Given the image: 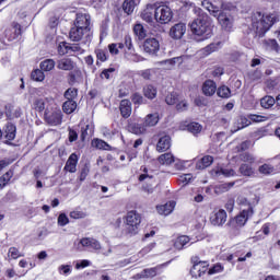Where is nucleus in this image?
<instances>
[{
	"instance_id": "4d7b16f0",
	"label": "nucleus",
	"mask_w": 280,
	"mask_h": 280,
	"mask_svg": "<svg viewBox=\"0 0 280 280\" xmlns=\"http://www.w3.org/2000/svg\"><path fill=\"white\" fill-rule=\"evenodd\" d=\"M115 73V68H108L101 72L102 80H110V75Z\"/></svg>"
},
{
	"instance_id": "ddd939ff",
	"label": "nucleus",
	"mask_w": 280,
	"mask_h": 280,
	"mask_svg": "<svg viewBox=\"0 0 280 280\" xmlns=\"http://www.w3.org/2000/svg\"><path fill=\"white\" fill-rule=\"evenodd\" d=\"M217 19L222 27V30H225V32H231L233 30V16H231L229 13L222 11L217 15Z\"/></svg>"
},
{
	"instance_id": "052dcab7",
	"label": "nucleus",
	"mask_w": 280,
	"mask_h": 280,
	"mask_svg": "<svg viewBox=\"0 0 280 280\" xmlns=\"http://www.w3.org/2000/svg\"><path fill=\"white\" fill-rule=\"evenodd\" d=\"M188 108H189V104L185 100L176 104V110H178L179 113H185V110H187Z\"/></svg>"
},
{
	"instance_id": "aec40b11",
	"label": "nucleus",
	"mask_w": 280,
	"mask_h": 280,
	"mask_svg": "<svg viewBox=\"0 0 280 280\" xmlns=\"http://www.w3.org/2000/svg\"><path fill=\"white\" fill-rule=\"evenodd\" d=\"M124 47H126L129 51L125 52V56L129 59V60H135V46H132V37H130V35H126L124 38V43H122Z\"/></svg>"
},
{
	"instance_id": "0eeeda50",
	"label": "nucleus",
	"mask_w": 280,
	"mask_h": 280,
	"mask_svg": "<svg viewBox=\"0 0 280 280\" xmlns=\"http://www.w3.org/2000/svg\"><path fill=\"white\" fill-rule=\"evenodd\" d=\"M92 36L93 35L86 33V31L78 28V26H73L69 33L70 40H72L73 43H80V40H82L83 45H86V43H91Z\"/></svg>"
},
{
	"instance_id": "79ce46f5",
	"label": "nucleus",
	"mask_w": 280,
	"mask_h": 280,
	"mask_svg": "<svg viewBox=\"0 0 280 280\" xmlns=\"http://www.w3.org/2000/svg\"><path fill=\"white\" fill-rule=\"evenodd\" d=\"M133 32H135L136 36H138V38H140V39H143L147 35L145 28L143 27L142 24H136L133 26Z\"/></svg>"
},
{
	"instance_id": "774afa93",
	"label": "nucleus",
	"mask_w": 280,
	"mask_h": 280,
	"mask_svg": "<svg viewBox=\"0 0 280 280\" xmlns=\"http://www.w3.org/2000/svg\"><path fill=\"white\" fill-rule=\"evenodd\" d=\"M272 166H270V164H264L259 167V172L260 174H272Z\"/></svg>"
},
{
	"instance_id": "f704fd0d",
	"label": "nucleus",
	"mask_w": 280,
	"mask_h": 280,
	"mask_svg": "<svg viewBox=\"0 0 280 280\" xmlns=\"http://www.w3.org/2000/svg\"><path fill=\"white\" fill-rule=\"evenodd\" d=\"M276 104V100L272 96H265L260 100V106L262 108H272V105Z\"/></svg>"
},
{
	"instance_id": "5701e85b",
	"label": "nucleus",
	"mask_w": 280,
	"mask_h": 280,
	"mask_svg": "<svg viewBox=\"0 0 280 280\" xmlns=\"http://www.w3.org/2000/svg\"><path fill=\"white\" fill-rule=\"evenodd\" d=\"M212 164H213V156L206 155V156L201 158L196 163V168L197 170H207V167H210Z\"/></svg>"
},
{
	"instance_id": "864d4df0",
	"label": "nucleus",
	"mask_w": 280,
	"mask_h": 280,
	"mask_svg": "<svg viewBox=\"0 0 280 280\" xmlns=\"http://www.w3.org/2000/svg\"><path fill=\"white\" fill-rule=\"evenodd\" d=\"M265 45L269 47V49H271L272 51L280 50L279 43H277V39H267L265 40Z\"/></svg>"
},
{
	"instance_id": "6e6d98bb",
	"label": "nucleus",
	"mask_w": 280,
	"mask_h": 280,
	"mask_svg": "<svg viewBox=\"0 0 280 280\" xmlns=\"http://www.w3.org/2000/svg\"><path fill=\"white\" fill-rule=\"evenodd\" d=\"M58 226H67L69 224V217L66 213H60L57 219Z\"/></svg>"
},
{
	"instance_id": "49530a36",
	"label": "nucleus",
	"mask_w": 280,
	"mask_h": 280,
	"mask_svg": "<svg viewBox=\"0 0 280 280\" xmlns=\"http://www.w3.org/2000/svg\"><path fill=\"white\" fill-rule=\"evenodd\" d=\"M233 185H235V183L221 184L215 187V194H224L229 191Z\"/></svg>"
},
{
	"instance_id": "a18cd8bd",
	"label": "nucleus",
	"mask_w": 280,
	"mask_h": 280,
	"mask_svg": "<svg viewBox=\"0 0 280 280\" xmlns=\"http://www.w3.org/2000/svg\"><path fill=\"white\" fill-rule=\"evenodd\" d=\"M65 97L68 101H73L78 97V89L75 88H70L65 92Z\"/></svg>"
},
{
	"instance_id": "c9c22d12",
	"label": "nucleus",
	"mask_w": 280,
	"mask_h": 280,
	"mask_svg": "<svg viewBox=\"0 0 280 280\" xmlns=\"http://www.w3.org/2000/svg\"><path fill=\"white\" fill-rule=\"evenodd\" d=\"M188 132H191V135H200L202 132V125L198 122H190L187 125Z\"/></svg>"
},
{
	"instance_id": "338daca9",
	"label": "nucleus",
	"mask_w": 280,
	"mask_h": 280,
	"mask_svg": "<svg viewBox=\"0 0 280 280\" xmlns=\"http://www.w3.org/2000/svg\"><path fill=\"white\" fill-rule=\"evenodd\" d=\"M222 270H224V267H222L220 264H217L208 270V275H215L218 272H222Z\"/></svg>"
},
{
	"instance_id": "bf43d9fd",
	"label": "nucleus",
	"mask_w": 280,
	"mask_h": 280,
	"mask_svg": "<svg viewBox=\"0 0 280 280\" xmlns=\"http://www.w3.org/2000/svg\"><path fill=\"white\" fill-rule=\"evenodd\" d=\"M102 135L105 137V139H113L115 137V130H110L108 127H103L101 129Z\"/></svg>"
},
{
	"instance_id": "6ab92c4d",
	"label": "nucleus",
	"mask_w": 280,
	"mask_h": 280,
	"mask_svg": "<svg viewBox=\"0 0 280 280\" xmlns=\"http://www.w3.org/2000/svg\"><path fill=\"white\" fill-rule=\"evenodd\" d=\"M78 154L72 153L68 161L66 162V166L65 170L66 172H70V174H75V172L78 171Z\"/></svg>"
},
{
	"instance_id": "bb28decb",
	"label": "nucleus",
	"mask_w": 280,
	"mask_h": 280,
	"mask_svg": "<svg viewBox=\"0 0 280 280\" xmlns=\"http://www.w3.org/2000/svg\"><path fill=\"white\" fill-rule=\"evenodd\" d=\"M75 108H78V103H75L73 100L66 101L62 105V110L66 113V115H71Z\"/></svg>"
},
{
	"instance_id": "20e7f679",
	"label": "nucleus",
	"mask_w": 280,
	"mask_h": 280,
	"mask_svg": "<svg viewBox=\"0 0 280 280\" xmlns=\"http://www.w3.org/2000/svg\"><path fill=\"white\" fill-rule=\"evenodd\" d=\"M155 21L161 25H167L174 19V12L168 5H159L154 11Z\"/></svg>"
},
{
	"instance_id": "b1692460",
	"label": "nucleus",
	"mask_w": 280,
	"mask_h": 280,
	"mask_svg": "<svg viewBox=\"0 0 280 280\" xmlns=\"http://www.w3.org/2000/svg\"><path fill=\"white\" fill-rule=\"evenodd\" d=\"M128 130L132 135H145L147 128L144 124L141 125V124L132 122L128 125Z\"/></svg>"
},
{
	"instance_id": "4468645a",
	"label": "nucleus",
	"mask_w": 280,
	"mask_h": 280,
	"mask_svg": "<svg viewBox=\"0 0 280 280\" xmlns=\"http://www.w3.org/2000/svg\"><path fill=\"white\" fill-rule=\"evenodd\" d=\"M187 32V25L183 22L173 25L170 30V36L174 40H180L185 33Z\"/></svg>"
},
{
	"instance_id": "9b49d317",
	"label": "nucleus",
	"mask_w": 280,
	"mask_h": 280,
	"mask_svg": "<svg viewBox=\"0 0 280 280\" xmlns=\"http://www.w3.org/2000/svg\"><path fill=\"white\" fill-rule=\"evenodd\" d=\"M143 49L149 56H156L161 49V44L159 43V39L150 37L144 40Z\"/></svg>"
},
{
	"instance_id": "f03ea898",
	"label": "nucleus",
	"mask_w": 280,
	"mask_h": 280,
	"mask_svg": "<svg viewBox=\"0 0 280 280\" xmlns=\"http://www.w3.org/2000/svg\"><path fill=\"white\" fill-rule=\"evenodd\" d=\"M277 18L272 14H262L261 12H256L252 16V27L254 32L261 38L266 35V32L275 25Z\"/></svg>"
},
{
	"instance_id": "8fccbe9b",
	"label": "nucleus",
	"mask_w": 280,
	"mask_h": 280,
	"mask_svg": "<svg viewBox=\"0 0 280 280\" xmlns=\"http://www.w3.org/2000/svg\"><path fill=\"white\" fill-rule=\"evenodd\" d=\"M217 174L219 176H225L226 178H230L231 176H235V171L233 168H220L217 171Z\"/></svg>"
},
{
	"instance_id": "0e129e2a",
	"label": "nucleus",
	"mask_w": 280,
	"mask_h": 280,
	"mask_svg": "<svg viewBox=\"0 0 280 280\" xmlns=\"http://www.w3.org/2000/svg\"><path fill=\"white\" fill-rule=\"evenodd\" d=\"M69 51H73V54H84V49L80 46V44H69Z\"/></svg>"
},
{
	"instance_id": "de8ad7c7",
	"label": "nucleus",
	"mask_w": 280,
	"mask_h": 280,
	"mask_svg": "<svg viewBox=\"0 0 280 280\" xmlns=\"http://www.w3.org/2000/svg\"><path fill=\"white\" fill-rule=\"evenodd\" d=\"M59 275H62L63 277H69L71 275L72 269L71 265H61L58 267Z\"/></svg>"
},
{
	"instance_id": "f3484780",
	"label": "nucleus",
	"mask_w": 280,
	"mask_h": 280,
	"mask_svg": "<svg viewBox=\"0 0 280 280\" xmlns=\"http://www.w3.org/2000/svg\"><path fill=\"white\" fill-rule=\"evenodd\" d=\"M170 148H172V138L167 135L160 137L156 144L158 152H167Z\"/></svg>"
},
{
	"instance_id": "a878e982",
	"label": "nucleus",
	"mask_w": 280,
	"mask_h": 280,
	"mask_svg": "<svg viewBox=\"0 0 280 280\" xmlns=\"http://www.w3.org/2000/svg\"><path fill=\"white\" fill-rule=\"evenodd\" d=\"M201 5L205 8V10H208L212 16H219L220 12H222L220 11V7L213 5V3L209 2L208 0L202 1Z\"/></svg>"
},
{
	"instance_id": "37998d69",
	"label": "nucleus",
	"mask_w": 280,
	"mask_h": 280,
	"mask_svg": "<svg viewBox=\"0 0 280 280\" xmlns=\"http://www.w3.org/2000/svg\"><path fill=\"white\" fill-rule=\"evenodd\" d=\"M108 49L112 56H117L119 54V49H124V43L109 44Z\"/></svg>"
},
{
	"instance_id": "13d9d810",
	"label": "nucleus",
	"mask_w": 280,
	"mask_h": 280,
	"mask_svg": "<svg viewBox=\"0 0 280 280\" xmlns=\"http://www.w3.org/2000/svg\"><path fill=\"white\" fill-rule=\"evenodd\" d=\"M58 54H60V56H65V54H69V44L66 42L60 43L58 46Z\"/></svg>"
},
{
	"instance_id": "09e8293b",
	"label": "nucleus",
	"mask_w": 280,
	"mask_h": 280,
	"mask_svg": "<svg viewBox=\"0 0 280 280\" xmlns=\"http://www.w3.org/2000/svg\"><path fill=\"white\" fill-rule=\"evenodd\" d=\"M131 102L135 105L141 106V104H145V98L139 93H135L131 95Z\"/></svg>"
},
{
	"instance_id": "a211bd4d",
	"label": "nucleus",
	"mask_w": 280,
	"mask_h": 280,
	"mask_svg": "<svg viewBox=\"0 0 280 280\" xmlns=\"http://www.w3.org/2000/svg\"><path fill=\"white\" fill-rule=\"evenodd\" d=\"M57 69L60 71H73L75 62L71 58H62L57 61Z\"/></svg>"
},
{
	"instance_id": "c03bdc74",
	"label": "nucleus",
	"mask_w": 280,
	"mask_h": 280,
	"mask_svg": "<svg viewBox=\"0 0 280 280\" xmlns=\"http://www.w3.org/2000/svg\"><path fill=\"white\" fill-rule=\"evenodd\" d=\"M32 80L35 82H43L45 80V73L40 69H36L31 74Z\"/></svg>"
},
{
	"instance_id": "1a4fd4ad",
	"label": "nucleus",
	"mask_w": 280,
	"mask_h": 280,
	"mask_svg": "<svg viewBox=\"0 0 280 280\" xmlns=\"http://www.w3.org/2000/svg\"><path fill=\"white\" fill-rule=\"evenodd\" d=\"M158 161L160 165H172V163H175L176 170H183L185 166L173 153H164L158 158Z\"/></svg>"
},
{
	"instance_id": "680f3d73",
	"label": "nucleus",
	"mask_w": 280,
	"mask_h": 280,
	"mask_svg": "<svg viewBox=\"0 0 280 280\" xmlns=\"http://www.w3.org/2000/svg\"><path fill=\"white\" fill-rule=\"evenodd\" d=\"M266 119H268L266 116L255 114L249 115V120L254 121V124H261V121H266Z\"/></svg>"
},
{
	"instance_id": "603ef678",
	"label": "nucleus",
	"mask_w": 280,
	"mask_h": 280,
	"mask_svg": "<svg viewBox=\"0 0 280 280\" xmlns=\"http://www.w3.org/2000/svg\"><path fill=\"white\" fill-rule=\"evenodd\" d=\"M95 54H96L97 60H100L101 62H106V60H108V52L106 50L96 49Z\"/></svg>"
},
{
	"instance_id": "4c0bfd02",
	"label": "nucleus",
	"mask_w": 280,
	"mask_h": 280,
	"mask_svg": "<svg viewBox=\"0 0 280 280\" xmlns=\"http://www.w3.org/2000/svg\"><path fill=\"white\" fill-rule=\"evenodd\" d=\"M240 121L237 124V128L231 129L232 135H234V132H237V130H243V128H247V126H250V120L246 117H241Z\"/></svg>"
},
{
	"instance_id": "412c9836",
	"label": "nucleus",
	"mask_w": 280,
	"mask_h": 280,
	"mask_svg": "<svg viewBox=\"0 0 280 280\" xmlns=\"http://www.w3.org/2000/svg\"><path fill=\"white\" fill-rule=\"evenodd\" d=\"M120 115L124 117V119H128V117H130V115H132V103H130V101L128 100H122L120 102Z\"/></svg>"
},
{
	"instance_id": "39448f33",
	"label": "nucleus",
	"mask_w": 280,
	"mask_h": 280,
	"mask_svg": "<svg viewBox=\"0 0 280 280\" xmlns=\"http://www.w3.org/2000/svg\"><path fill=\"white\" fill-rule=\"evenodd\" d=\"M254 213L255 211H253V207L243 209L240 214L230 220L229 225L232 226V229H242V226H245L246 222H248V219L253 218Z\"/></svg>"
},
{
	"instance_id": "ea45409f",
	"label": "nucleus",
	"mask_w": 280,
	"mask_h": 280,
	"mask_svg": "<svg viewBox=\"0 0 280 280\" xmlns=\"http://www.w3.org/2000/svg\"><path fill=\"white\" fill-rule=\"evenodd\" d=\"M165 102L168 106H174V104H177L179 102L178 100V93L176 92H171L166 95Z\"/></svg>"
},
{
	"instance_id": "58836bf2",
	"label": "nucleus",
	"mask_w": 280,
	"mask_h": 280,
	"mask_svg": "<svg viewBox=\"0 0 280 280\" xmlns=\"http://www.w3.org/2000/svg\"><path fill=\"white\" fill-rule=\"evenodd\" d=\"M240 173L242 174V176H253L255 174V171L253 170L252 165L242 164L240 166Z\"/></svg>"
},
{
	"instance_id": "5fc2aeb1",
	"label": "nucleus",
	"mask_w": 280,
	"mask_h": 280,
	"mask_svg": "<svg viewBox=\"0 0 280 280\" xmlns=\"http://www.w3.org/2000/svg\"><path fill=\"white\" fill-rule=\"evenodd\" d=\"M70 218H72V220H82L86 218V212L81 210H73L70 212Z\"/></svg>"
},
{
	"instance_id": "2f4dec72",
	"label": "nucleus",
	"mask_w": 280,
	"mask_h": 280,
	"mask_svg": "<svg viewBox=\"0 0 280 280\" xmlns=\"http://www.w3.org/2000/svg\"><path fill=\"white\" fill-rule=\"evenodd\" d=\"M187 244H189V236L183 235L176 238L174 246L177 250H183V247Z\"/></svg>"
},
{
	"instance_id": "a19ab883",
	"label": "nucleus",
	"mask_w": 280,
	"mask_h": 280,
	"mask_svg": "<svg viewBox=\"0 0 280 280\" xmlns=\"http://www.w3.org/2000/svg\"><path fill=\"white\" fill-rule=\"evenodd\" d=\"M35 110L38 113H43L45 110L47 103L45 102V98H36L34 104H33Z\"/></svg>"
},
{
	"instance_id": "2eb2a0df",
	"label": "nucleus",
	"mask_w": 280,
	"mask_h": 280,
	"mask_svg": "<svg viewBox=\"0 0 280 280\" xmlns=\"http://www.w3.org/2000/svg\"><path fill=\"white\" fill-rule=\"evenodd\" d=\"M201 91L206 97H213L218 91V84L211 79L206 80L202 84Z\"/></svg>"
},
{
	"instance_id": "c85d7f7f",
	"label": "nucleus",
	"mask_w": 280,
	"mask_h": 280,
	"mask_svg": "<svg viewBox=\"0 0 280 280\" xmlns=\"http://www.w3.org/2000/svg\"><path fill=\"white\" fill-rule=\"evenodd\" d=\"M156 93H158L156 88L152 84L145 85L143 88V95L148 100H154V97H156Z\"/></svg>"
},
{
	"instance_id": "c756f323",
	"label": "nucleus",
	"mask_w": 280,
	"mask_h": 280,
	"mask_svg": "<svg viewBox=\"0 0 280 280\" xmlns=\"http://www.w3.org/2000/svg\"><path fill=\"white\" fill-rule=\"evenodd\" d=\"M42 71H54L56 68V61L54 59H46L39 65Z\"/></svg>"
},
{
	"instance_id": "7ed1b4c3",
	"label": "nucleus",
	"mask_w": 280,
	"mask_h": 280,
	"mask_svg": "<svg viewBox=\"0 0 280 280\" xmlns=\"http://www.w3.org/2000/svg\"><path fill=\"white\" fill-rule=\"evenodd\" d=\"M141 224V214L131 210L126 215V228L125 232L127 235H137L139 233V226Z\"/></svg>"
},
{
	"instance_id": "7c9ffc66",
	"label": "nucleus",
	"mask_w": 280,
	"mask_h": 280,
	"mask_svg": "<svg viewBox=\"0 0 280 280\" xmlns=\"http://www.w3.org/2000/svg\"><path fill=\"white\" fill-rule=\"evenodd\" d=\"M16 138V127L13 124H8L5 129V139L14 141Z\"/></svg>"
},
{
	"instance_id": "dca6fc26",
	"label": "nucleus",
	"mask_w": 280,
	"mask_h": 280,
	"mask_svg": "<svg viewBox=\"0 0 280 280\" xmlns=\"http://www.w3.org/2000/svg\"><path fill=\"white\" fill-rule=\"evenodd\" d=\"M79 246H82V248H92L93 250H102V244L93 237L81 238Z\"/></svg>"
},
{
	"instance_id": "72a5a7b5",
	"label": "nucleus",
	"mask_w": 280,
	"mask_h": 280,
	"mask_svg": "<svg viewBox=\"0 0 280 280\" xmlns=\"http://www.w3.org/2000/svg\"><path fill=\"white\" fill-rule=\"evenodd\" d=\"M217 95L223 100H229L231 97V89L226 85H221L217 89Z\"/></svg>"
},
{
	"instance_id": "cd10ccee",
	"label": "nucleus",
	"mask_w": 280,
	"mask_h": 280,
	"mask_svg": "<svg viewBox=\"0 0 280 280\" xmlns=\"http://www.w3.org/2000/svg\"><path fill=\"white\" fill-rule=\"evenodd\" d=\"M135 8H137V2L135 0H125L122 2V10L125 14H132V12H135Z\"/></svg>"
},
{
	"instance_id": "3c124183",
	"label": "nucleus",
	"mask_w": 280,
	"mask_h": 280,
	"mask_svg": "<svg viewBox=\"0 0 280 280\" xmlns=\"http://www.w3.org/2000/svg\"><path fill=\"white\" fill-rule=\"evenodd\" d=\"M8 257H10V259H19V257H23V254L20 253L19 248L10 247L8 252Z\"/></svg>"
},
{
	"instance_id": "e433bc0d",
	"label": "nucleus",
	"mask_w": 280,
	"mask_h": 280,
	"mask_svg": "<svg viewBox=\"0 0 280 280\" xmlns=\"http://www.w3.org/2000/svg\"><path fill=\"white\" fill-rule=\"evenodd\" d=\"M92 145H94V148H97L98 150H110V144L102 139H94L92 141Z\"/></svg>"
},
{
	"instance_id": "f257e3e1",
	"label": "nucleus",
	"mask_w": 280,
	"mask_h": 280,
	"mask_svg": "<svg viewBox=\"0 0 280 280\" xmlns=\"http://www.w3.org/2000/svg\"><path fill=\"white\" fill-rule=\"evenodd\" d=\"M190 30L195 36V39L197 43H200L202 40H208V38H211L213 36V26H211V21L209 20V15L201 14L197 19H195L190 23Z\"/></svg>"
},
{
	"instance_id": "9d476101",
	"label": "nucleus",
	"mask_w": 280,
	"mask_h": 280,
	"mask_svg": "<svg viewBox=\"0 0 280 280\" xmlns=\"http://www.w3.org/2000/svg\"><path fill=\"white\" fill-rule=\"evenodd\" d=\"M226 210L215 209L210 215V222L213 226H224L226 224Z\"/></svg>"
},
{
	"instance_id": "f8f14e48",
	"label": "nucleus",
	"mask_w": 280,
	"mask_h": 280,
	"mask_svg": "<svg viewBox=\"0 0 280 280\" xmlns=\"http://www.w3.org/2000/svg\"><path fill=\"white\" fill-rule=\"evenodd\" d=\"M45 120L49 126H60V124H62V112L60 109H55L50 113L46 109Z\"/></svg>"
},
{
	"instance_id": "423d86ee",
	"label": "nucleus",
	"mask_w": 280,
	"mask_h": 280,
	"mask_svg": "<svg viewBox=\"0 0 280 280\" xmlns=\"http://www.w3.org/2000/svg\"><path fill=\"white\" fill-rule=\"evenodd\" d=\"M191 261L192 268L190 269V275L194 279H200L209 270V262L200 260L198 256L192 257Z\"/></svg>"
},
{
	"instance_id": "e2e57ef3",
	"label": "nucleus",
	"mask_w": 280,
	"mask_h": 280,
	"mask_svg": "<svg viewBox=\"0 0 280 280\" xmlns=\"http://www.w3.org/2000/svg\"><path fill=\"white\" fill-rule=\"evenodd\" d=\"M159 271V267L148 268L142 271L143 277H154Z\"/></svg>"
},
{
	"instance_id": "6e6552de",
	"label": "nucleus",
	"mask_w": 280,
	"mask_h": 280,
	"mask_svg": "<svg viewBox=\"0 0 280 280\" xmlns=\"http://www.w3.org/2000/svg\"><path fill=\"white\" fill-rule=\"evenodd\" d=\"M74 26L93 36V32H91V15L86 13H78Z\"/></svg>"
},
{
	"instance_id": "473e14b6",
	"label": "nucleus",
	"mask_w": 280,
	"mask_h": 280,
	"mask_svg": "<svg viewBox=\"0 0 280 280\" xmlns=\"http://www.w3.org/2000/svg\"><path fill=\"white\" fill-rule=\"evenodd\" d=\"M222 48V42L211 43L210 45L203 48L206 56H210L213 51H218Z\"/></svg>"
},
{
	"instance_id": "393cba45",
	"label": "nucleus",
	"mask_w": 280,
	"mask_h": 280,
	"mask_svg": "<svg viewBox=\"0 0 280 280\" xmlns=\"http://www.w3.org/2000/svg\"><path fill=\"white\" fill-rule=\"evenodd\" d=\"M143 124H144L145 128H152V127L156 126V124H159V113L148 114L144 117Z\"/></svg>"
},
{
	"instance_id": "4be33fe9",
	"label": "nucleus",
	"mask_w": 280,
	"mask_h": 280,
	"mask_svg": "<svg viewBox=\"0 0 280 280\" xmlns=\"http://www.w3.org/2000/svg\"><path fill=\"white\" fill-rule=\"evenodd\" d=\"M176 208V201H168L165 205L158 206L156 211L160 215H170L172 211Z\"/></svg>"
},
{
	"instance_id": "69168bd1",
	"label": "nucleus",
	"mask_w": 280,
	"mask_h": 280,
	"mask_svg": "<svg viewBox=\"0 0 280 280\" xmlns=\"http://www.w3.org/2000/svg\"><path fill=\"white\" fill-rule=\"evenodd\" d=\"M191 178H194V175L191 174H184L179 176V183L183 185H189L191 183Z\"/></svg>"
}]
</instances>
